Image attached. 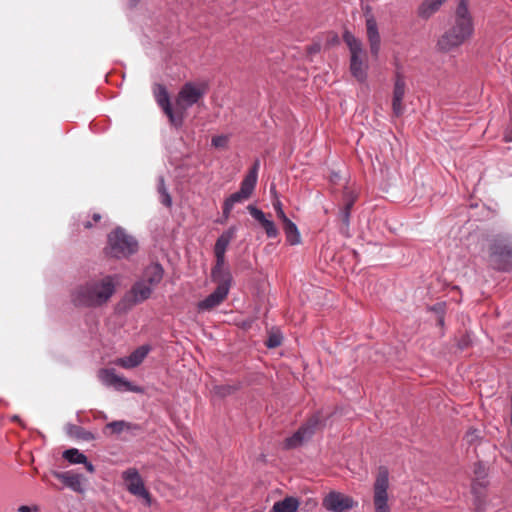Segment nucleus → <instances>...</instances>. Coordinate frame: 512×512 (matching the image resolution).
Listing matches in <instances>:
<instances>
[{
    "label": "nucleus",
    "mask_w": 512,
    "mask_h": 512,
    "mask_svg": "<svg viewBox=\"0 0 512 512\" xmlns=\"http://www.w3.org/2000/svg\"><path fill=\"white\" fill-rule=\"evenodd\" d=\"M299 502L294 497H286L281 501L274 503L272 507L273 512H296Z\"/></svg>",
    "instance_id": "25"
},
{
    "label": "nucleus",
    "mask_w": 512,
    "mask_h": 512,
    "mask_svg": "<svg viewBox=\"0 0 512 512\" xmlns=\"http://www.w3.org/2000/svg\"><path fill=\"white\" fill-rule=\"evenodd\" d=\"M2 402V400H0V403Z\"/></svg>",
    "instance_id": "46"
},
{
    "label": "nucleus",
    "mask_w": 512,
    "mask_h": 512,
    "mask_svg": "<svg viewBox=\"0 0 512 512\" xmlns=\"http://www.w3.org/2000/svg\"><path fill=\"white\" fill-rule=\"evenodd\" d=\"M237 233V227L231 226L225 230L216 240L214 245V254L216 260L221 263H225V253L230 242L235 238Z\"/></svg>",
    "instance_id": "17"
},
{
    "label": "nucleus",
    "mask_w": 512,
    "mask_h": 512,
    "mask_svg": "<svg viewBox=\"0 0 512 512\" xmlns=\"http://www.w3.org/2000/svg\"><path fill=\"white\" fill-rule=\"evenodd\" d=\"M85 465V468L88 472L93 473L95 471L94 465L86 460V462L83 463Z\"/></svg>",
    "instance_id": "40"
},
{
    "label": "nucleus",
    "mask_w": 512,
    "mask_h": 512,
    "mask_svg": "<svg viewBox=\"0 0 512 512\" xmlns=\"http://www.w3.org/2000/svg\"><path fill=\"white\" fill-rule=\"evenodd\" d=\"M158 192L160 194V202L164 206L170 207L172 204V199L165 187L164 178L162 176H159L158 178Z\"/></svg>",
    "instance_id": "30"
},
{
    "label": "nucleus",
    "mask_w": 512,
    "mask_h": 512,
    "mask_svg": "<svg viewBox=\"0 0 512 512\" xmlns=\"http://www.w3.org/2000/svg\"><path fill=\"white\" fill-rule=\"evenodd\" d=\"M229 138L227 135H217L212 137L211 144L215 148L224 149L228 145Z\"/></svg>",
    "instance_id": "33"
},
{
    "label": "nucleus",
    "mask_w": 512,
    "mask_h": 512,
    "mask_svg": "<svg viewBox=\"0 0 512 512\" xmlns=\"http://www.w3.org/2000/svg\"><path fill=\"white\" fill-rule=\"evenodd\" d=\"M12 420H13V421H19V416L14 415V416L12 417Z\"/></svg>",
    "instance_id": "45"
},
{
    "label": "nucleus",
    "mask_w": 512,
    "mask_h": 512,
    "mask_svg": "<svg viewBox=\"0 0 512 512\" xmlns=\"http://www.w3.org/2000/svg\"><path fill=\"white\" fill-rule=\"evenodd\" d=\"M84 227L85 228H91L92 227V223L90 221H87V222H85Z\"/></svg>",
    "instance_id": "44"
},
{
    "label": "nucleus",
    "mask_w": 512,
    "mask_h": 512,
    "mask_svg": "<svg viewBox=\"0 0 512 512\" xmlns=\"http://www.w3.org/2000/svg\"><path fill=\"white\" fill-rule=\"evenodd\" d=\"M367 38L370 44V52L373 57L377 58L380 51V34L378 32L377 22L373 16L366 19Z\"/></svg>",
    "instance_id": "20"
},
{
    "label": "nucleus",
    "mask_w": 512,
    "mask_h": 512,
    "mask_svg": "<svg viewBox=\"0 0 512 512\" xmlns=\"http://www.w3.org/2000/svg\"><path fill=\"white\" fill-rule=\"evenodd\" d=\"M122 479L129 493L136 497L142 498L146 506H151V495L149 491L146 489L144 482L137 469L129 468L125 470L122 473Z\"/></svg>",
    "instance_id": "9"
},
{
    "label": "nucleus",
    "mask_w": 512,
    "mask_h": 512,
    "mask_svg": "<svg viewBox=\"0 0 512 512\" xmlns=\"http://www.w3.org/2000/svg\"><path fill=\"white\" fill-rule=\"evenodd\" d=\"M350 216V212L339 210L338 218L341 222L340 233L346 237L349 236Z\"/></svg>",
    "instance_id": "31"
},
{
    "label": "nucleus",
    "mask_w": 512,
    "mask_h": 512,
    "mask_svg": "<svg viewBox=\"0 0 512 512\" xmlns=\"http://www.w3.org/2000/svg\"><path fill=\"white\" fill-rule=\"evenodd\" d=\"M260 168V161L257 159L253 163L252 167L249 169L247 175L244 177L242 181L246 182L247 184L256 187L257 179H258V172Z\"/></svg>",
    "instance_id": "29"
},
{
    "label": "nucleus",
    "mask_w": 512,
    "mask_h": 512,
    "mask_svg": "<svg viewBox=\"0 0 512 512\" xmlns=\"http://www.w3.org/2000/svg\"><path fill=\"white\" fill-rule=\"evenodd\" d=\"M100 219H101V215L100 214H98V213H94L93 214V220L95 222L99 221Z\"/></svg>",
    "instance_id": "42"
},
{
    "label": "nucleus",
    "mask_w": 512,
    "mask_h": 512,
    "mask_svg": "<svg viewBox=\"0 0 512 512\" xmlns=\"http://www.w3.org/2000/svg\"><path fill=\"white\" fill-rule=\"evenodd\" d=\"M254 187L247 184L246 182L242 181L240 184L239 191L231 194L229 197L225 199L224 202L227 204H230V206L233 208L235 204L242 203L245 200L249 199L254 191Z\"/></svg>",
    "instance_id": "22"
},
{
    "label": "nucleus",
    "mask_w": 512,
    "mask_h": 512,
    "mask_svg": "<svg viewBox=\"0 0 512 512\" xmlns=\"http://www.w3.org/2000/svg\"><path fill=\"white\" fill-rule=\"evenodd\" d=\"M474 23L468 9V0H459L450 27L438 40L442 52H450L463 45L473 34Z\"/></svg>",
    "instance_id": "2"
},
{
    "label": "nucleus",
    "mask_w": 512,
    "mask_h": 512,
    "mask_svg": "<svg viewBox=\"0 0 512 512\" xmlns=\"http://www.w3.org/2000/svg\"><path fill=\"white\" fill-rule=\"evenodd\" d=\"M446 0H424L419 8L418 15L423 19H428L436 13Z\"/></svg>",
    "instance_id": "23"
},
{
    "label": "nucleus",
    "mask_w": 512,
    "mask_h": 512,
    "mask_svg": "<svg viewBox=\"0 0 512 512\" xmlns=\"http://www.w3.org/2000/svg\"><path fill=\"white\" fill-rule=\"evenodd\" d=\"M138 251V241L122 227L113 230L107 239L105 252L108 256L122 259L128 258Z\"/></svg>",
    "instance_id": "4"
},
{
    "label": "nucleus",
    "mask_w": 512,
    "mask_h": 512,
    "mask_svg": "<svg viewBox=\"0 0 512 512\" xmlns=\"http://www.w3.org/2000/svg\"><path fill=\"white\" fill-rule=\"evenodd\" d=\"M98 378L104 386L113 388L119 392H141L140 387L133 385L124 377L117 375L113 368L100 369L98 372Z\"/></svg>",
    "instance_id": "11"
},
{
    "label": "nucleus",
    "mask_w": 512,
    "mask_h": 512,
    "mask_svg": "<svg viewBox=\"0 0 512 512\" xmlns=\"http://www.w3.org/2000/svg\"><path fill=\"white\" fill-rule=\"evenodd\" d=\"M232 209L233 208L230 206V204H227L226 202H224V204H223V218H224V220H227L229 218Z\"/></svg>",
    "instance_id": "38"
},
{
    "label": "nucleus",
    "mask_w": 512,
    "mask_h": 512,
    "mask_svg": "<svg viewBox=\"0 0 512 512\" xmlns=\"http://www.w3.org/2000/svg\"><path fill=\"white\" fill-rule=\"evenodd\" d=\"M250 215L260 223L268 238H276L279 234L274 222L269 220L265 213L253 205L247 207Z\"/></svg>",
    "instance_id": "19"
},
{
    "label": "nucleus",
    "mask_w": 512,
    "mask_h": 512,
    "mask_svg": "<svg viewBox=\"0 0 512 512\" xmlns=\"http://www.w3.org/2000/svg\"><path fill=\"white\" fill-rule=\"evenodd\" d=\"M281 344V337L276 334H272L268 337L266 341V346L268 348H276Z\"/></svg>",
    "instance_id": "35"
},
{
    "label": "nucleus",
    "mask_w": 512,
    "mask_h": 512,
    "mask_svg": "<svg viewBox=\"0 0 512 512\" xmlns=\"http://www.w3.org/2000/svg\"><path fill=\"white\" fill-rule=\"evenodd\" d=\"M490 257L497 270H510L512 267V235L496 236L490 248Z\"/></svg>",
    "instance_id": "5"
},
{
    "label": "nucleus",
    "mask_w": 512,
    "mask_h": 512,
    "mask_svg": "<svg viewBox=\"0 0 512 512\" xmlns=\"http://www.w3.org/2000/svg\"><path fill=\"white\" fill-rule=\"evenodd\" d=\"M118 283L117 275H106L101 278H93L79 285L71 294L75 306L86 308H98L111 299L116 291Z\"/></svg>",
    "instance_id": "1"
},
{
    "label": "nucleus",
    "mask_w": 512,
    "mask_h": 512,
    "mask_svg": "<svg viewBox=\"0 0 512 512\" xmlns=\"http://www.w3.org/2000/svg\"><path fill=\"white\" fill-rule=\"evenodd\" d=\"M357 505L354 500L340 492L331 491L323 499V506L331 512H345Z\"/></svg>",
    "instance_id": "13"
},
{
    "label": "nucleus",
    "mask_w": 512,
    "mask_h": 512,
    "mask_svg": "<svg viewBox=\"0 0 512 512\" xmlns=\"http://www.w3.org/2000/svg\"><path fill=\"white\" fill-rule=\"evenodd\" d=\"M154 96L157 104L168 117L170 124L175 128L181 127V111H176V105L172 107L166 87L162 84H156Z\"/></svg>",
    "instance_id": "12"
},
{
    "label": "nucleus",
    "mask_w": 512,
    "mask_h": 512,
    "mask_svg": "<svg viewBox=\"0 0 512 512\" xmlns=\"http://www.w3.org/2000/svg\"><path fill=\"white\" fill-rule=\"evenodd\" d=\"M474 474L476 475V479L473 481L472 484V492L477 495L478 494V487H483L484 478L486 477V468L482 463H477L474 468ZM478 498V496H476Z\"/></svg>",
    "instance_id": "27"
},
{
    "label": "nucleus",
    "mask_w": 512,
    "mask_h": 512,
    "mask_svg": "<svg viewBox=\"0 0 512 512\" xmlns=\"http://www.w3.org/2000/svg\"><path fill=\"white\" fill-rule=\"evenodd\" d=\"M62 457L70 464H81L86 462L87 457L76 448H70L63 452Z\"/></svg>",
    "instance_id": "26"
},
{
    "label": "nucleus",
    "mask_w": 512,
    "mask_h": 512,
    "mask_svg": "<svg viewBox=\"0 0 512 512\" xmlns=\"http://www.w3.org/2000/svg\"><path fill=\"white\" fill-rule=\"evenodd\" d=\"M131 428V424L124 420L112 421L106 424L105 431L110 430L112 434L119 435L125 430H129Z\"/></svg>",
    "instance_id": "28"
},
{
    "label": "nucleus",
    "mask_w": 512,
    "mask_h": 512,
    "mask_svg": "<svg viewBox=\"0 0 512 512\" xmlns=\"http://www.w3.org/2000/svg\"><path fill=\"white\" fill-rule=\"evenodd\" d=\"M228 294L224 293L222 289H215L210 295L198 302V311H210L219 306L227 297Z\"/></svg>",
    "instance_id": "21"
},
{
    "label": "nucleus",
    "mask_w": 512,
    "mask_h": 512,
    "mask_svg": "<svg viewBox=\"0 0 512 512\" xmlns=\"http://www.w3.org/2000/svg\"><path fill=\"white\" fill-rule=\"evenodd\" d=\"M163 276L164 268L161 264L151 263L147 265L143 269L141 277L123 297L122 304L126 308H131L149 299L154 288L163 280Z\"/></svg>",
    "instance_id": "3"
},
{
    "label": "nucleus",
    "mask_w": 512,
    "mask_h": 512,
    "mask_svg": "<svg viewBox=\"0 0 512 512\" xmlns=\"http://www.w3.org/2000/svg\"><path fill=\"white\" fill-rule=\"evenodd\" d=\"M354 203H355V199L353 197L349 196L346 198L345 203H344L343 207L340 208V210L347 211V212L351 213Z\"/></svg>",
    "instance_id": "36"
},
{
    "label": "nucleus",
    "mask_w": 512,
    "mask_h": 512,
    "mask_svg": "<svg viewBox=\"0 0 512 512\" xmlns=\"http://www.w3.org/2000/svg\"><path fill=\"white\" fill-rule=\"evenodd\" d=\"M205 86L194 83H186L180 90L176 99V111H181V125L183 124L186 110L196 104L205 94Z\"/></svg>",
    "instance_id": "8"
},
{
    "label": "nucleus",
    "mask_w": 512,
    "mask_h": 512,
    "mask_svg": "<svg viewBox=\"0 0 512 512\" xmlns=\"http://www.w3.org/2000/svg\"><path fill=\"white\" fill-rule=\"evenodd\" d=\"M52 475L76 493L83 494L86 491L84 484L86 479L82 474L74 473L73 471H53Z\"/></svg>",
    "instance_id": "15"
},
{
    "label": "nucleus",
    "mask_w": 512,
    "mask_h": 512,
    "mask_svg": "<svg viewBox=\"0 0 512 512\" xmlns=\"http://www.w3.org/2000/svg\"><path fill=\"white\" fill-rule=\"evenodd\" d=\"M283 230L286 235L287 242L291 245H296L300 243V233L294 222L290 219L283 221Z\"/></svg>",
    "instance_id": "24"
},
{
    "label": "nucleus",
    "mask_w": 512,
    "mask_h": 512,
    "mask_svg": "<svg viewBox=\"0 0 512 512\" xmlns=\"http://www.w3.org/2000/svg\"><path fill=\"white\" fill-rule=\"evenodd\" d=\"M343 40L348 46L350 57V71L357 81L363 83L367 79V65L363 62L361 55L363 54L362 42L356 38L351 32L343 33Z\"/></svg>",
    "instance_id": "6"
},
{
    "label": "nucleus",
    "mask_w": 512,
    "mask_h": 512,
    "mask_svg": "<svg viewBox=\"0 0 512 512\" xmlns=\"http://www.w3.org/2000/svg\"><path fill=\"white\" fill-rule=\"evenodd\" d=\"M150 350L151 347L149 345H141L136 348L130 355L119 358L116 361V364L125 369L135 368L143 362Z\"/></svg>",
    "instance_id": "18"
},
{
    "label": "nucleus",
    "mask_w": 512,
    "mask_h": 512,
    "mask_svg": "<svg viewBox=\"0 0 512 512\" xmlns=\"http://www.w3.org/2000/svg\"><path fill=\"white\" fill-rule=\"evenodd\" d=\"M476 431H472V432H468L465 436L466 440L468 442H472L474 440V438L476 437V434H475Z\"/></svg>",
    "instance_id": "41"
},
{
    "label": "nucleus",
    "mask_w": 512,
    "mask_h": 512,
    "mask_svg": "<svg viewBox=\"0 0 512 512\" xmlns=\"http://www.w3.org/2000/svg\"><path fill=\"white\" fill-rule=\"evenodd\" d=\"M238 389L237 385H231V384H222V385H215L213 387V392L215 395L219 397H226L228 395L233 394Z\"/></svg>",
    "instance_id": "32"
},
{
    "label": "nucleus",
    "mask_w": 512,
    "mask_h": 512,
    "mask_svg": "<svg viewBox=\"0 0 512 512\" xmlns=\"http://www.w3.org/2000/svg\"><path fill=\"white\" fill-rule=\"evenodd\" d=\"M128 2H129V5H130L131 7H134V6H136V5H137V3L139 2V0H128Z\"/></svg>",
    "instance_id": "43"
},
{
    "label": "nucleus",
    "mask_w": 512,
    "mask_h": 512,
    "mask_svg": "<svg viewBox=\"0 0 512 512\" xmlns=\"http://www.w3.org/2000/svg\"><path fill=\"white\" fill-rule=\"evenodd\" d=\"M406 91L405 77L400 71H396L394 79L393 97H392V110L396 117L403 115L404 105L403 99Z\"/></svg>",
    "instance_id": "14"
},
{
    "label": "nucleus",
    "mask_w": 512,
    "mask_h": 512,
    "mask_svg": "<svg viewBox=\"0 0 512 512\" xmlns=\"http://www.w3.org/2000/svg\"><path fill=\"white\" fill-rule=\"evenodd\" d=\"M389 473L380 467L373 485V503L375 512H390L388 505Z\"/></svg>",
    "instance_id": "7"
},
{
    "label": "nucleus",
    "mask_w": 512,
    "mask_h": 512,
    "mask_svg": "<svg viewBox=\"0 0 512 512\" xmlns=\"http://www.w3.org/2000/svg\"><path fill=\"white\" fill-rule=\"evenodd\" d=\"M320 422L321 419L318 415L309 418L295 433L285 439L284 448L289 450L300 447L313 436Z\"/></svg>",
    "instance_id": "10"
},
{
    "label": "nucleus",
    "mask_w": 512,
    "mask_h": 512,
    "mask_svg": "<svg viewBox=\"0 0 512 512\" xmlns=\"http://www.w3.org/2000/svg\"><path fill=\"white\" fill-rule=\"evenodd\" d=\"M18 512H37L38 511V507L37 506H27V505H22L18 508L17 510Z\"/></svg>",
    "instance_id": "37"
},
{
    "label": "nucleus",
    "mask_w": 512,
    "mask_h": 512,
    "mask_svg": "<svg viewBox=\"0 0 512 512\" xmlns=\"http://www.w3.org/2000/svg\"><path fill=\"white\" fill-rule=\"evenodd\" d=\"M78 436L81 437L84 440H92V439H94L93 434L91 432H89V431H82V433L78 434Z\"/></svg>",
    "instance_id": "39"
},
{
    "label": "nucleus",
    "mask_w": 512,
    "mask_h": 512,
    "mask_svg": "<svg viewBox=\"0 0 512 512\" xmlns=\"http://www.w3.org/2000/svg\"><path fill=\"white\" fill-rule=\"evenodd\" d=\"M273 207H274V209H275V211H276V215H277V217H278L282 222H283V221H286L287 219H289V218L286 216V214H285V212H284V210H283V208H282V203H281L279 200H277V201L273 204Z\"/></svg>",
    "instance_id": "34"
},
{
    "label": "nucleus",
    "mask_w": 512,
    "mask_h": 512,
    "mask_svg": "<svg viewBox=\"0 0 512 512\" xmlns=\"http://www.w3.org/2000/svg\"><path fill=\"white\" fill-rule=\"evenodd\" d=\"M225 263H219L216 260L214 267L211 270L212 281L217 284L216 289H222L224 293L228 294L232 283V275L230 271L224 268Z\"/></svg>",
    "instance_id": "16"
}]
</instances>
